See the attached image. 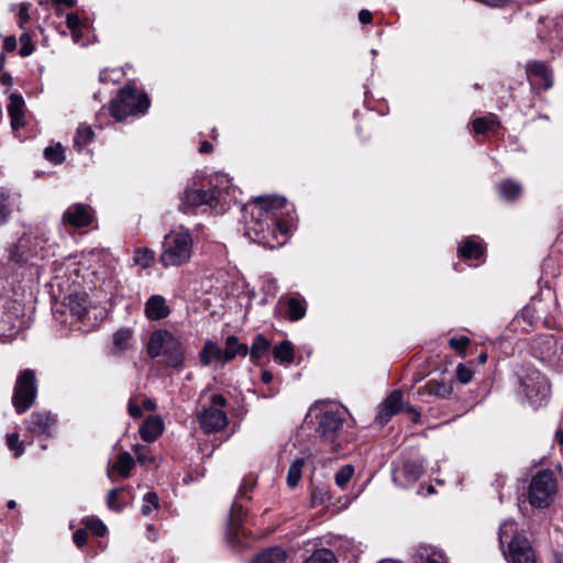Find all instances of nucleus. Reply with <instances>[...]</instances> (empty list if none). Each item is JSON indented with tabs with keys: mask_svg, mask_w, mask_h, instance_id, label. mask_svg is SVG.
<instances>
[{
	"mask_svg": "<svg viewBox=\"0 0 563 563\" xmlns=\"http://www.w3.org/2000/svg\"><path fill=\"white\" fill-rule=\"evenodd\" d=\"M271 347L269 341L263 334H256L251 347L249 349L250 357L252 362H257L265 355H267Z\"/></svg>",
	"mask_w": 563,
	"mask_h": 563,
	"instance_id": "29",
	"label": "nucleus"
},
{
	"mask_svg": "<svg viewBox=\"0 0 563 563\" xmlns=\"http://www.w3.org/2000/svg\"><path fill=\"white\" fill-rule=\"evenodd\" d=\"M132 340V331L126 328L119 329L113 334V349L117 351H124L130 347Z\"/></svg>",
	"mask_w": 563,
	"mask_h": 563,
	"instance_id": "38",
	"label": "nucleus"
},
{
	"mask_svg": "<svg viewBox=\"0 0 563 563\" xmlns=\"http://www.w3.org/2000/svg\"><path fill=\"white\" fill-rule=\"evenodd\" d=\"M553 562L554 563H563V553L562 552H554L553 553Z\"/></svg>",
	"mask_w": 563,
	"mask_h": 563,
	"instance_id": "63",
	"label": "nucleus"
},
{
	"mask_svg": "<svg viewBox=\"0 0 563 563\" xmlns=\"http://www.w3.org/2000/svg\"><path fill=\"white\" fill-rule=\"evenodd\" d=\"M273 356L283 364H290L294 361L295 353L289 341H283L273 350Z\"/></svg>",
	"mask_w": 563,
	"mask_h": 563,
	"instance_id": "33",
	"label": "nucleus"
},
{
	"mask_svg": "<svg viewBox=\"0 0 563 563\" xmlns=\"http://www.w3.org/2000/svg\"><path fill=\"white\" fill-rule=\"evenodd\" d=\"M212 151V144L208 141H203L201 142L200 146H199V152L202 153V154H207V153H210Z\"/></svg>",
	"mask_w": 563,
	"mask_h": 563,
	"instance_id": "61",
	"label": "nucleus"
},
{
	"mask_svg": "<svg viewBox=\"0 0 563 563\" xmlns=\"http://www.w3.org/2000/svg\"><path fill=\"white\" fill-rule=\"evenodd\" d=\"M402 408V394L400 390L391 391L378 407L375 421L384 426L393 416L398 413Z\"/></svg>",
	"mask_w": 563,
	"mask_h": 563,
	"instance_id": "17",
	"label": "nucleus"
},
{
	"mask_svg": "<svg viewBox=\"0 0 563 563\" xmlns=\"http://www.w3.org/2000/svg\"><path fill=\"white\" fill-rule=\"evenodd\" d=\"M3 48L8 52H12L16 48V38L13 35L7 36L3 41Z\"/></svg>",
	"mask_w": 563,
	"mask_h": 563,
	"instance_id": "57",
	"label": "nucleus"
},
{
	"mask_svg": "<svg viewBox=\"0 0 563 563\" xmlns=\"http://www.w3.org/2000/svg\"><path fill=\"white\" fill-rule=\"evenodd\" d=\"M87 539H88V534H87L86 530H84V529H78L77 531H75V533L73 536V540H74L75 544L79 548L87 543Z\"/></svg>",
	"mask_w": 563,
	"mask_h": 563,
	"instance_id": "53",
	"label": "nucleus"
},
{
	"mask_svg": "<svg viewBox=\"0 0 563 563\" xmlns=\"http://www.w3.org/2000/svg\"><path fill=\"white\" fill-rule=\"evenodd\" d=\"M497 191L503 200L512 202L521 196L522 186L516 180L504 179L497 184Z\"/></svg>",
	"mask_w": 563,
	"mask_h": 563,
	"instance_id": "24",
	"label": "nucleus"
},
{
	"mask_svg": "<svg viewBox=\"0 0 563 563\" xmlns=\"http://www.w3.org/2000/svg\"><path fill=\"white\" fill-rule=\"evenodd\" d=\"M455 373L457 380L462 384H468L473 378V369L470 364H459Z\"/></svg>",
	"mask_w": 563,
	"mask_h": 563,
	"instance_id": "49",
	"label": "nucleus"
},
{
	"mask_svg": "<svg viewBox=\"0 0 563 563\" xmlns=\"http://www.w3.org/2000/svg\"><path fill=\"white\" fill-rule=\"evenodd\" d=\"M245 234L263 246H283L295 228L296 218L282 196L257 197L243 209Z\"/></svg>",
	"mask_w": 563,
	"mask_h": 563,
	"instance_id": "2",
	"label": "nucleus"
},
{
	"mask_svg": "<svg viewBox=\"0 0 563 563\" xmlns=\"http://www.w3.org/2000/svg\"><path fill=\"white\" fill-rule=\"evenodd\" d=\"M66 25L67 27L71 30L80 29L82 27L84 23L76 13H68L66 15Z\"/></svg>",
	"mask_w": 563,
	"mask_h": 563,
	"instance_id": "52",
	"label": "nucleus"
},
{
	"mask_svg": "<svg viewBox=\"0 0 563 563\" xmlns=\"http://www.w3.org/2000/svg\"><path fill=\"white\" fill-rule=\"evenodd\" d=\"M305 563H336V560L331 550L319 549Z\"/></svg>",
	"mask_w": 563,
	"mask_h": 563,
	"instance_id": "41",
	"label": "nucleus"
},
{
	"mask_svg": "<svg viewBox=\"0 0 563 563\" xmlns=\"http://www.w3.org/2000/svg\"><path fill=\"white\" fill-rule=\"evenodd\" d=\"M170 313L166 300L161 295L151 296L145 302V316L150 320H161Z\"/></svg>",
	"mask_w": 563,
	"mask_h": 563,
	"instance_id": "20",
	"label": "nucleus"
},
{
	"mask_svg": "<svg viewBox=\"0 0 563 563\" xmlns=\"http://www.w3.org/2000/svg\"><path fill=\"white\" fill-rule=\"evenodd\" d=\"M20 44L21 47L19 53L22 57H27L34 52L32 37L26 30L20 35Z\"/></svg>",
	"mask_w": 563,
	"mask_h": 563,
	"instance_id": "46",
	"label": "nucleus"
},
{
	"mask_svg": "<svg viewBox=\"0 0 563 563\" xmlns=\"http://www.w3.org/2000/svg\"><path fill=\"white\" fill-rule=\"evenodd\" d=\"M30 8H31V3H27V2H22L16 5H13V10L18 11L16 23H18L19 27L23 31L26 30V25L31 19L30 13H29Z\"/></svg>",
	"mask_w": 563,
	"mask_h": 563,
	"instance_id": "42",
	"label": "nucleus"
},
{
	"mask_svg": "<svg viewBox=\"0 0 563 563\" xmlns=\"http://www.w3.org/2000/svg\"><path fill=\"white\" fill-rule=\"evenodd\" d=\"M306 302L303 299L290 297L287 299V316L292 322L302 319L306 314Z\"/></svg>",
	"mask_w": 563,
	"mask_h": 563,
	"instance_id": "32",
	"label": "nucleus"
},
{
	"mask_svg": "<svg viewBox=\"0 0 563 563\" xmlns=\"http://www.w3.org/2000/svg\"><path fill=\"white\" fill-rule=\"evenodd\" d=\"M93 139V131L89 125L80 124L76 131V135L74 139V146L81 151L86 145H88Z\"/></svg>",
	"mask_w": 563,
	"mask_h": 563,
	"instance_id": "35",
	"label": "nucleus"
},
{
	"mask_svg": "<svg viewBox=\"0 0 563 563\" xmlns=\"http://www.w3.org/2000/svg\"><path fill=\"white\" fill-rule=\"evenodd\" d=\"M52 2L54 5H56V13L58 15L62 14V5H64L65 8H73L76 4V0H52Z\"/></svg>",
	"mask_w": 563,
	"mask_h": 563,
	"instance_id": "54",
	"label": "nucleus"
},
{
	"mask_svg": "<svg viewBox=\"0 0 563 563\" xmlns=\"http://www.w3.org/2000/svg\"><path fill=\"white\" fill-rule=\"evenodd\" d=\"M354 474V467L351 464H346L341 467L335 474V484L344 488L346 484L351 481Z\"/></svg>",
	"mask_w": 563,
	"mask_h": 563,
	"instance_id": "45",
	"label": "nucleus"
},
{
	"mask_svg": "<svg viewBox=\"0 0 563 563\" xmlns=\"http://www.w3.org/2000/svg\"><path fill=\"white\" fill-rule=\"evenodd\" d=\"M211 407L221 409L227 405V399L221 394H216L211 397Z\"/></svg>",
	"mask_w": 563,
	"mask_h": 563,
	"instance_id": "56",
	"label": "nucleus"
},
{
	"mask_svg": "<svg viewBox=\"0 0 563 563\" xmlns=\"http://www.w3.org/2000/svg\"><path fill=\"white\" fill-rule=\"evenodd\" d=\"M423 390L431 396L448 398L453 391V386L451 382L444 379H430L423 386Z\"/></svg>",
	"mask_w": 563,
	"mask_h": 563,
	"instance_id": "26",
	"label": "nucleus"
},
{
	"mask_svg": "<svg viewBox=\"0 0 563 563\" xmlns=\"http://www.w3.org/2000/svg\"><path fill=\"white\" fill-rule=\"evenodd\" d=\"M56 426V417L51 412H33L29 420V430L40 437H51Z\"/></svg>",
	"mask_w": 563,
	"mask_h": 563,
	"instance_id": "18",
	"label": "nucleus"
},
{
	"mask_svg": "<svg viewBox=\"0 0 563 563\" xmlns=\"http://www.w3.org/2000/svg\"><path fill=\"white\" fill-rule=\"evenodd\" d=\"M198 421L206 433H213L228 424V417L222 409L209 407L198 415Z\"/></svg>",
	"mask_w": 563,
	"mask_h": 563,
	"instance_id": "15",
	"label": "nucleus"
},
{
	"mask_svg": "<svg viewBox=\"0 0 563 563\" xmlns=\"http://www.w3.org/2000/svg\"><path fill=\"white\" fill-rule=\"evenodd\" d=\"M70 32H71V38H73L74 43L80 44L82 41V27L71 30Z\"/></svg>",
	"mask_w": 563,
	"mask_h": 563,
	"instance_id": "59",
	"label": "nucleus"
},
{
	"mask_svg": "<svg viewBox=\"0 0 563 563\" xmlns=\"http://www.w3.org/2000/svg\"><path fill=\"white\" fill-rule=\"evenodd\" d=\"M36 380L32 369H24L16 378L12 404L18 413L25 412L36 398Z\"/></svg>",
	"mask_w": 563,
	"mask_h": 563,
	"instance_id": "10",
	"label": "nucleus"
},
{
	"mask_svg": "<svg viewBox=\"0 0 563 563\" xmlns=\"http://www.w3.org/2000/svg\"><path fill=\"white\" fill-rule=\"evenodd\" d=\"M122 488H113L108 493L107 496V507L113 511H121L123 509V505L119 503V493Z\"/></svg>",
	"mask_w": 563,
	"mask_h": 563,
	"instance_id": "48",
	"label": "nucleus"
},
{
	"mask_svg": "<svg viewBox=\"0 0 563 563\" xmlns=\"http://www.w3.org/2000/svg\"><path fill=\"white\" fill-rule=\"evenodd\" d=\"M449 344L457 352H463L470 344V339L465 335L460 338H451Z\"/></svg>",
	"mask_w": 563,
	"mask_h": 563,
	"instance_id": "51",
	"label": "nucleus"
},
{
	"mask_svg": "<svg viewBox=\"0 0 563 563\" xmlns=\"http://www.w3.org/2000/svg\"><path fill=\"white\" fill-rule=\"evenodd\" d=\"M526 71L529 77L539 78L545 89L552 86V71L545 63L538 60L529 62Z\"/></svg>",
	"mask_w": 563,
	"mask_h": 563,
	"instance_id": "23",
	"label": "nucleus"
},
{
	"mask_svg": "<svg viewBox=\"0 0 563 563\" xmlns=\"http://www.w3.org/2000/svg\"><path fill=\"white\" fill-rule=\"evenodd\" d=\"M194 240L188 229L177 227L164 235L159 263L164 267L187 264L192 255Z\"/></svg>",
	"mask_w": 563,
	"mask_h": 563,
	"instance_id": "5",
	"label": "nucleus"
},
{
	"mask_svg": "<svg viewBox=\"0 0 563 563\" xmlns=\"http://www.w3.org/2000/svg\"><path fill=\"white\" fill-rule=\"evenodd\" d=\"M558 490L556 479L550 470L538 472L529 486V503L534 508H547L553 500Z\"/></svg>",
	"mask_w": 563,
	"mask_h": 563,
	"instance_id": "8",
	"label": "nucleus"
},
{
	"mask_svg": "<svg viewBox=\"0 0 563 563\" xmlns=\"http://www.w3.org/2000/svg\"><path fill=\"white\" fill-rule=\"evenodd\" d=\"M128 410L133 418H140L142 416L141 407L133 399L129 400Z\"/></svg>",
	"mask_w": 563,
	"mask_h": 563,
	"instance_id": "55",
	"label": "nucleus"
},
{
	"mask_svg": "<svg viewBox=\"0 0 563 563\" xmlns=\"http://www.w3.org/2000/svg\"><path fill=\"white\" fill-rule=\"evenodd\" d=\"M372 19L373 15L368 10L363 9L358 12V20L361 23L368 24L372 22Z\"/></svg>",
	"mask_w": 563,
	"mask_h": 563,
	"instance_id": "58",
	"label": "nucleus"
},
{
	"mask_svg": "<svg viewBox=\"0 0 563 563\" xmlns=\"http://www.w3.org/2000/svg\"><path fill=\"white\" fill-rule=\"evenodd\" d=\"M62 222L74 228H84L92 222L91 208L85 203H73L63 213Z\"/></svg>",
	"mask_w": 563,
	"mask_h": 563,
	"instance_id": "16",
	"label": "nucleus"
},
{
	"mask_svg": "<svg viewBox=\"0 0 563 563\" xmlns=\"http://www.w3.org/2000/svg\"><path fill=\"white\" fill-rule=\"evenodd\" d=\"M133 466L134 460L132 455L129 452H122L112 464L111 471L125 478L130 476Z\"/></svg>",
	"mask_w": 563,
	"mask_h": 563,
	"instance_id": "30",
	"label": "nucleus"
},
{
	"mask_svg": "<svg viewBox=\"0 0 563 563\" xmlns=\"http://www.w3.org/2000/svg\"><path fill=\"white\" fill-rule=\"evenodd\" d=\"M147 353L152 358L162 356V364L181 371L185 363V349L181 340L167 330L154 331L147 343Z\"/></svg>",
	"mask_w": 563,
	"mask_h": 563,
	"instance_id": "6",
	"label": "nucleus"
},
{
	"mask_svg": "<svg viewBox=\"0 0 563 563\" xmlns=\"http://www.w3.org/2000/svg\"><path fill=\"white\" fill-rule=\"evenodd\" d=\"M459 253L462 257L468 260H478L484 253V249L481 243L475 242L472 239H466L460 246Z\"/></svg>",
	"mask_w": 563,
	"mask_h": 563,
	"instance_id": "31",
	"label": "nucleus"
},
{
	"mask_svg": "<svg viewBox=\"0 0 563 563\" xmlns=\"http://www.w3.org/2000/svg\"><path fill=\"white\" fill-rule=\"evenodd\" d=\"M515 536H518L516 521L512 519L505 520L500 525L499 531H498V539H499L500 547L504 548V544H505V541L507 538H510V540H511Z\"/></svg>",
	"mask_w": 563,
	"mask_h": 563,
	"instance_id": "39",
	"label": "nucleus"
},
{
	"mask_svg": "<svg viewBox=\"0 0 563 563\" xmlns=\"http://www.w3.org/2000/svg\"><path fill=\"white\" fill-rule=\"evenodd\" d=\"M159 505V498L156 493L148 492L143 497V505L141 512L143 516H148L154 509H157Z\"/></svg>",
	"mask_w": 563,
	"mask_h": 563,
	"instance_id": "43",
	"label": "nucleus"
},
{
	"mask_svg": "<svg viewBox=\"0 0 563 563\" xmlns=\"http://www.w3.org/2000/svg\"><path fill=\"white\" fill-rule=\"evenodd\" d=\"M199 360L203 366H209L213 361L224 364L223 350L213 341L206 340L199 352Z\"/></svg>",
	"mask_w": 563,
	"mask_h": 563,
	"instance_id": "22",
	"label": "nucleus"
},
{
	"mask_svg": "<svg viewBox=\"0 0 563 563\" xmlns=\"http://www.w3.org/2000/svg\"><path fill=\"white\" fill-rule=\"evenodd\" d=\"M208 184L210 186L208 189H206V185H202L201 188H194L188 185L185 188L180 196L184 210L209 206L211 210L222 212L224 206L235 199V188L230 185L228 175L217 173Z\"/></svg>",
	"mask_w": 563,
	"mask_h": 563,
	"instance_id": "3",
	"label": "nucleus"
},
{
	"mask_svg": "<svg viewBox=\"0 0 563 563\" xmlns=\"http://www.w3.org/2000/svg\"><path fill=\"white\" fill-rule=\"evenodd\" d=\"M8 114L11 120V128L15 131L25 125V102L21 95L11 93L7 104Z\"/></svg>",
	"mask_w": 563,
	"mask_h": 563,
	"instance_id": "19",
	"label": "nucleus"
},
{
	"mask_svg": "<svg viewBox=\"0 0 563 563\" xmlns=\"http://www.w3.org/2000/svg\"><path fill=\"white\" fill-rule=\"evenodd\" d=\"M10 210L5 203H0V224H2L9 217Z\"/></svg>",
	"mask_w": 563,
	"mask_h": 563,
	"instance_id": "60",
	"label": "nucleus"
},
{
	"mask_svg": "<svg viewBox=\"0 0 563 563\" xmlns=\"http://www.w3.org/2000/svg\"><path fill=\"white\" fill-rule=\"evenodd\" d=\"M164 422L158 416L147 417L140 427V435L143 441L154 442L163 432Z\"/></svg>",
	"mask_w": 563,
	"mask_h": 563,
	"instance_id": "21",
	"label": "nucleus"
},
{
	"mask_svg": "<svg viewBox=\"0 0 563 563\" xmlns=\"http://www.w3.org/2000/svg\"><path fill=\"white\" fill-rule=\"evenodd\" d=\"M556 441L560 445H563V430H558L555 433Z\"/></svg>",
	"mask_w": 563,
	"mask_h": 563,
	"instance_id": "64",
	"label": "nucleus"
},
{
	"mask_svg": "<svg viewBox=\"0 0 563 563\" xmlns=\"http://www.w3.org/2000/svg\"><path fill=\"white\" fill-rule=\"evenodd\" d=\"M53 253L47 232L36 229L24 233L9 251L8 262H0V280L14 277L26 265L35 266ZM22 307L0 292V340H11L20 331L23 321L20 318Z\"/></svg>",
	"mask_w": 563,
	"mask_h": 563,
	"instance_id": "1",
	"label": "nucleus"
},
{
	"mask_svg": "<svg viewBox=\"0 0 563 563\" xmlns=\"http://www.w3.org/2000/svg\"><path fill=\"white\" fill-rule=\"evenodd\" d=\"M136 460L141 464H155V457L150 455V448L143 444H135L132 448Z\"/></svg>",
	"mask_w": 563,
	"mask_h": 563,
	"instance_id": "44",
	"label": "nucleus"
},
{
	"mask_svg": "<svg viewBox=\"0 0 563 563\" xmlns=\"http://www.w3.org/2000/svg\"><path fill=\"white\" fill-rule=\"evenodd\" d=\"M8 448L14 452L15 456H20L23 453L22 443L19 440V435L15 433L9 434L7 437Z\"/></svg>",
	"mask_w": 563,
	"mask_h": 563,
	"instance_id": "50",
	"label": "nucleus"
},
{
	"mask_svg": "<svg viewBox=\"0 0 563 563\" xmlns=\"http://www.w3.org/2000/svg\"><path fill=\"white\" fill-rule=\"evenodd\" d=\"M503 554L508 563H537L530 541L522 536H515Z\"/></svg>",
	"mask_w": 563,
	"mask_h": 563,
	"instance_id": "12",
	"label": "nucleus"
},
{
	"mask_svg": "<svg viewBox=\"0 0 563 563\" xmlns=\"http://www.w3.org/2000/svg\"><path fill=\"white\" fill-rule=\"evenodd\" d=\"M44 157L53 164H60L65 161L64 147L59 143L47 146L44 150Z\"/></svg>",
	"mask_w": 563,
	"mask_h": 563,
	"instance_id": "40",
	"label": "nucleus"
},
{
	"mask_svg": "<svg viewBox=\"0 0 563 563\" xmlns=\"http://www.w3.org/2000/svg\"><path fill=\"white\" fill-rule=\"evenodd\" d=\"M499 126L497 118L493 114L483 118H476L473 121V129L475 133L483 134L488 131H494Z\"/></svg>",
	"mask_w": 563,
	"mask_h": 563,
	"instance_id": "34",
	"label": "nucleus"
},
{
	"mask_svg": "<svg viewBox=\"0 0 563 563\" xmlns=\"http://www.w3.org/2000/svg\"><path fill=\"white\" fill-rule=\"evenodd\" d=\"M249 354V346L245 343H240L239 339L230 335L225 339V349L223 350L224 363L231 362L235 356H246Z\"/></svg>",
	"mask_w": 563,
	"mask_h": 563,
	"instance_id": "25",
	"label": "nucleus"
},
{
	"mask_svg": "<svg viewBox=\"0 0 563 563\" xmlns=\"http://www.w3.org/2000/svg\"><path fill=\"white\" fill-rule=\"evenodd\" d=\"M155 260V252L151 249L144 247L139 249L134 252L133 261L134 264L141 268H148L153 265Z\"/></svg>",
	"mask_w": 563,
	"mask_h": 563,
	"instance_id": "37",
	"label": "nucleus"
},
{
	"mask_svg": "<svg viewBox=\"0 0 563 563\" xmlns=\"http://www.w3.org/2000/svg\"><path fill=\"white\" fill-rule=\"evenodd\" d=\"M305 466V459H296L289 466L287 473V485L291 488L296 487L301 478L302 468Z\"/></svg>",
	"mask_w": 563,
	"mask_h": 563,
	"instance_id": "36",
	"label": "nucleus"
},
{
	"mask_svg": "<svg viewBox=\"0 0 563 563\" xmlns=\"http://www.w3.org/2000/svg\"><path fill=\"white\" fill-rule=\"evenodd\" d=\"M148 107L150 99L146 93L128 85L111 100L110 113L117 121H122L128 115L144 113Z\"/></svg>",
	"mask_w": 563,
	"mask_h": 563,
	"instance_id": "7",
	"label": "nucleus"
},
{
	"mask_svg": "<svg viewBox=\"0 0 563 563\" xmlns=\"http://www.w3.org/2000/svg\"><path fill=\"white\" fill-rule=\"evenodd\" d=\"M86 528L92 531L98 537H103L107 532L104 523L96 517H88L85 521Z\"/></svg>",
	"mask_w": 563,
	"mask_h": 563,
	"instance_id": "47",
	"label": "nucleus"
},
{
	"mask_svg": "<svg viewBox=\"0 0 563 563\" xmlns=\"http://www.w3.org/2000/svg\"><path fill=\"white\" fill-rule=\"evenodd\" d=\"M543 27L538 31L540 41L548 43L551 51L563 48V15L556 19H541Z\"/></svg>",
	"mask_w": 563,
	"mask_h": 563,
	"instance_id": "14",
	"label": "nucleus"
},
{
	"mask_svg": "<svg viewBox=\"0 0 563 563\" xmlns=\"http://www.w3.org/2000/svg\"><path fill=\"white\" fill-rule=\"evenodd\" d=\"M518 394L523 396L529 405L537 409L549 401L551 386L544 375L532 372L521 378Z\"/></svg>",
	"mask_w": 563,
	"mask_h": 563,
	"instance_id": "9",
	"label": "nucleus"
},
{
	"mask_svg": "<svg viewBox=\"0 0 563 563\" xmlns=\"http://www.w3.org/2000/svg\"><path fill=\"white\" fill-rule=\"evenodd\" d=\"M254 484L255 483L252 477H245L239 488L234 501L232 503L228 523V534L231 541H239L240 533H242V505L239 503V498L246 497L247 493L252 490Z\"/></svg>",
	"mask_w": 563,
	"mask_h": 563,
	"instance_id": "11",
	"label": "nucleus"
},
{
	"mask_svg": "<svg viewBox=\"0 0 563 563\" xmlns=\"http://www.w3.org/2000/svg\"><path fill=\"white\" fill-rule=\"evenodd\" d=\"M286 552L279 548H269L258 553L251 563H284Z\"/></svg>",
	"mask_w": 563,
	"mask_h": 563,
	"instance_id": "28",
	"label": "nucleus"
},
{
	"mask_svg": "<svg viewBox=\"0 0 563 563\" xmlns=\"http://www.w3.org/2000/svg\"><path fill=\"white\" fill-rule=\"evenodd\" d=\"M261 378L263 383L269 384L273 380V374L268 371H263Z\"/></svg>",
	"mask_w": 563,
	"mask_h": 563,
	"instance_id": "62",
	"label": "nucleus"
},
{
	"mask_svg": "<svg viewBox=\"0 0 563 563\" xmlns=\"http://www.w3.org/2000/svg\"><path fill=\"white\" fill-rule=\"evenodd\" d=\"M312 415L318 419L317 431L320 437L332 443L333 451H338L346 423V409L335 404L317 402L310 408L307 418Z\"/></svg>",
	"mask_w": 563,
	"mask_h": 563,
	"instance_id": "4",
	"label": "nucleus"
},
{
	"mask_svg": "<svg viewBox=\"0 0 563 563\" xmlns=\"http://www.w3.org/2000/svg\"><path fill=\"white\" fill-rule=\"evenodd\" d=\"M423 473L424 466L422 462L418 460L405 461L401 465L393 463V482L401 488H407L413 485Z\"/></svg>",
	"mask_w": 563,
	"mask_h": 563,
	"instance_id": "13",
	"label": "nucleus"
},
{
	"mask_svg": "<svg viewBox=\"0 0 563 563\" xmlns=\"http://www.w3.org/2000/svg\"><path fill=\"white\" fill-rule=\"evenodd\" d=\"M65 305L69 308L71 314L81 319L87 312V296L85 294H70L65 298Z\"/></svg>",
	"mask_w": 563,
	"mask_h": 563,
	"instance_id": "27",
	"label": "nucleus"
}]
</instances>
